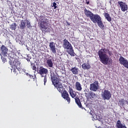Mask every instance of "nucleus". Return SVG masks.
Listing matches in <instances>:
<instances>
[{
  "mask_svg": "<svg viewBox=\"0 0 128 128\" xmlns=\"http://www.w3.org/2000/svg\"><path fill=\"white\" fill-rule=\"evenodd\" d=\"M54 86L57 88L59 92L62 94L64 92V86H62V84L58 83V84H56V85H54Z\"/></svg>",
  "mask_w": 128,
  "mask_h": 128,
  "instance_id": "15",
  "label": "nucleus"
},
{
  "mask_svg": "<svg viewBox=\"0 0 128 128\" xmlns=\"http://www.w3.org/2000/svg\"><path fill=\"white\" fill-rule=\"evenodd\" d=\"M26 26L28 28H32V25H30V22L28 20H26Z\"/></svg>",
  "mask_w": 128,
  "mask_h": 128,
  "instance_id": "35",
  "label": "nucleus"
},
{
  "mask_svg": "<svg viewBox=\"0 0 128 128\" xmlns=\"http://www.w3.org/2000/svg\"><path fill=\"white\" fill-rule=\"evenodd\" d=\"M54 2H58V0H53Z\"/></svg>",
  "mask_w": 128,
  "mask_h": 128,
  "instance_id": "47",
  "label": "nucleus"
},
{
  "mask_svg": "<svg viewBox=\"0 0 128 128\" xmlns=\"http://www.w3.org/2000/svg\"><path fill=\"white\" fill-rule=\"evenodd\" d=\"M44 86H46V82H47L46 75L44 76Z\"/></svg>",
  "mask_w": 128,
  "mask_h": 128,
  "instance_id": "37",
  "label": "nucleus"
},
{
  "mask_svg": "<svg viewBox=\"0 0 128 128\" xmlns=\"http://www.w3.org/2000/svg\"><path fill=\"white\" fill-rule=\"evenodd\" d=\"M106 49H101L98 52V56L100 60L104 64L106 65L108 64H110L112 62V60H110L108 56L106 54Z\"/></svg>",
  "mask_w": 128,
  "mask_h": 128,
  "instance_id": "1",
  "label": "nucleus"
},
{
  "mask_svg": "<svg viewBox=\"0 0 128 128\" xmlns=\"http://www.w3.org/2000/svg\"><path fill=\"white\" fill-rule=\"evenodd\" d=\"M66 52L70 54V56H74V48H66Z\"/></svg>",
  "mask_w": 128,
  "mask_h": 128,
  "instance_id": "23",
  "label": "nucleus"
},
{
  "mask_svg": "<svg viewBox=\"0 0 128 128\" xmlns=\"http://www.w3.org/2000/svg\"><path fill=\"white\" fill-rule=\"evenodd\" d=\"M118 4L120 6L121 10L122 12H126V10L128 8V4H126V2L118 1Z\"/></svg>",
  "mask_w": 128,
  "mask_h": 128,
  "instance_id": "12",
  "label": "nucleus"
},
{
  "mask_svg": "<svg viewBox=\"0 0 128 128\" xmlns=\"http://www.w3.org/2000/svg\"><path fill=\"white\" fill-rule=\"evenodd\" d=\"M9 64L10 66H15L16 68H20V62L18 60V59L16 58L12 61H9Z\"/></svg>",
  "mask_w": 128,
  "mask_h": 128,
  "instance_id": "9",
  "label": "nucleus"
},
{
  "mask_svg": "<svg viewBox=\"0 0 128 128\" xmlns=\"http://www.w3.org/2000/svg\"><path fill=\"white\" fill-rule=\"evenodd\" d=\"M90 90H92L93 92H96V85L92 83L90 84Z\"/></svg>",
  "mask_w": 128,
  "mask_h": 128,
  "instance_id": "26",
  "label": "nucleus"
},
{
  "mask_svg": "<svg viewBox=\"0 0 128 128\" xmlns=\"http://www.w3.org/2000/svg\"><path fill=\"white\" fill-rule=\"evenodd\" d=\"M40 52H44V49H40Z\"/></svg>",
  "mask_w": 128,
  "mask_h": 128,
  "instance_id": "44",
  "label": "nucleus"
},
{
  "mask_svg": "<svg viewBox=\"0 0 128 128\" xmlns=\"http://www.w3.org/2000/svg\"><path fill=\"white\" fill-rule=\"evenodd\" d=\"M96 96L94 92L90 91L88 92V98H90V100H92V98H96Z\"/></svg>",
  "mask_w": 128,
  "mask_h": 128,
  "instance_id": "21",
  "label": "nucleus"
},
{
  "mask_svg": "<svg viewBox=\"0 0 128 128\" xmlns=\"http://www.w3.org/2000/svg\"><path fill=\"white\" fill-rule=\"evenodd\" d=\"M96 24L101 30H104V28H106L104 24L102 22V18L98 14H96Z\"/></svg>",
  "mask_w": 128,
  "mask_h": 128,
  "instance_id": "5",
  "label": "nucleus"
},
{
  "mask_svg": "<svg viewBox=\"0 0 128 128\" xmlns=\"http://www.w3.org/2000/svg\"><path fill=\"white\" fill-rule=\"evenodd\" d=\"M62 96L64 100H66L70 104V96L68 95V93L66 90H64L62 93Z\"/></svg>",
  "mask_w": 128,
  "mask_h": 128,
  "instance_id": "11",
  "label": "nucleus"
},
{
  "mask_svg": "<svg viewBox=\"0 0 128 128\" xmlns=\"http://www.w3.org/2000/svg\"><path fill=\"white\" fill-rule=\"evenodd\" d=\"M28 50H29V52H32V54H38V52H36V48H28Z\"/></svg>",
  "mask_w": 128,
  "mask_h": 128,
  "instance_id": "31",
  "label": "nucleus"
},
{
  "mask_svg": "<svg viewBox=\"0 0 128 128\" xmlns=\"http://www.w3.org/2000/svg\"><path fill=\"white\" fill-rule=\"evenodd\" d=\"M116 128H128L126 124H122V121L118 120L116 123Z\"/></svg>",
  "mask_w": 128,
  "mask_h": 128,
  "instance_id": "16",
  "label": "nucleus"
},
{
  "mask_svg": "<svg viewBox=\"0 0 128 128\" xmlns=\"http://www.w3.org/2000/svg\"><path fill=\"white\" fill-rule=\"evenodd\" d=\"M41 54H43V52H41Z\"/></svg>",
  "mask_w": 128,
  "mask_h": 128,
  "instance_id": "48",
  "label": "nucleus"
},
{
  "mask_svg": "<svg viewBox=\"0 0 128 128\" xmlns=\"http://www.w3.org/2000/svg\"><path fill=\"white\" fill-rule=\"evenodd\" d=\"M22 74H26V76H29L30 78H34L32 75L30 74H28V73L26 72V70H22Z\"/></svg>",
  "mask_w": 128,
  "mask_h": 128,
  "instance_id": "28",
  "label": "nucleus"
},
{
  "mask_svg": "<svg viewBox=\"0 0 128 128\" xmlns=\"http://www.w3.org/2000/svg\"><path fill=\"white\" fill-rule=\"evenodd\" d=\"M2 59L4 62H6V58H4L2 57Z\"/></svg>",
  "mask_w": 128,
  "mask_h": 128,
  "instance_id": "40",
  "label": "nucleus"
},
{
  "mask_svg": "<svg viewBox=\"0 0 128 128\" xmlns=\"http://www.w3.org/2000/svg\"><path fill=\"white\" fill-rule=\"evenodd\" d=\"M119 62L120 64H122L124 66V68H128V61L127 60L124 58L122 56H120V58L119 59Z\"/></svg>",
  "mask_w": 128,
  "mask_h": 128,
  "instance_id": "10",
  "label": "nucleus"
},
{
  "mask_svg": "<svg viewBox=\"0 0 128 128\" xmlns=\"http://www.w3.org/2000/svg\"><path fill=\"white\" fill-rule=\"evenodd\" d=\"M37 72L42 78L44 76V74H48V70L43 66H40L39 69L37 70Z\"/></svg>",
  "mask_w": 128,
  "mask_h": 128,
  "instance_id": "6",
  "label": "nucleus"
},
{
  "mask_svg": "<svg viewBox=\"0 0 128 128\" xmlns=\"http://www.w3.org/2000/svg\"><path fill=\"white\" fill-rule=\"evenodd\" d=\"M63 48H72V44L68 42V40L64 39L63 40Z\"/></svg>",
  "mask_w": 128,
  "mask_h": 128,
  "instance_id": "13",
  "label": "nucleus"
},
{
  "mask_svg": "<svg viewBox=\"0 0 128 128\" xmlns=\"http://www.w3.org/2000/svg\"><path fill=\"white\" fill-rule=\"evenodd\" d=\"M1 48H6V46H4V45H2L1 46Z\"/></svg>",
  "mask_w": 128,
  "mask_h": 128,
  "instance_id": "43",
  "label": "nucleus"
},
{
  "mask_svg": "<svg viewBox=\"0 0 128 128\" xmlns=\"http://www.w3.org/2000/svg\"><path fill=\"white\" fill-rule=\"evenodd\" d=\"M70 70L72 72L73 74H78V68H76V66L72 68Z\"/></svg>",
  "mask_w": 128,
  "mask_h": 128,
  "instance_id": "18",
  "label": "nucleus"
},
{
  "mask_svg": "<svg viewBox=\"0 0 128 128\" xmlns=\"http://www.w3.org/2000/svg\"><path fill=\"white\" fill-rule=\"evenodd\" d=\"M46 64L49 68H52L54 66V62H52V59L50 58H46Z\"/></svg>",
  "mask_w": 128,
  "mask_h": 128,
  "instance_id": "17",
  "label": "nucleus"
},
{
  "mask_svg": "<svg viewBox=\"0 0 128 128\" xmlns=\"http://www.w3.org/2000/svg\"><path fill=\"white\" fill-rule=\"evenodd\" d=\"M84 12L86 16L90 18L92 22H93L94 24L96 22V15L94 14L92 12L88 10L86 8L84 10Z\"/></svg>",
  "mask_w": 128,
  "mask_h": 128,
  "instance_id": "4",
  "label": "nucleus"
},
{
  "mask_svg": "<svg viewBox=\"0 0 128 128\" xmlns=\"http://www.w3.org/2000/svg\"><path fill=\"white\" fill-rule=\"evenodd\" d=\"M50 48H56V44L54 42H50Z\"/></svg>",
  "mask_w": 128,
  "mask_h": 128,
  "instance_id": "30",
  "label": "nucleus"
},
{
  "mask_svg": "<svg viewBox=\"0 0 128 128\" xmlns=\"http://www.w3.org/2000/svg\"><path fill=\"white\" fill-rule=\"evenodd\" d=\"M86 0V4H90V1L88 0Z\"/></svg>",
  "mask_w": 128,
  "mask_h": 128,
  "instance_id": "41",
  "label": "nucleus"
},
{
  "mask_svg": "<svg viewBox=\"0 0 128 128\" xmlns=\"http://www.w3.org/2000/svg\"><path fill=\"white\" fill-rule=\"evenodd\" d=\"M19 26L20 30H24L26 28V22L24 20H22Z\"/></svg>",
  "mask_w": 128,
  "mask_h": 128,
  "instance_id": "25",
  "label": "nucleus"
},
{
  "mask_svg": "<svg viewBox=\"0 0 128 128\" xmlns=\"http://www.w3.org/2000/svg\"><path fill=\"white\" fill-rule=\"evenodd\" d=\"M8 44H9L8 48H14V47L12 46V42H8Z\"/></svg>",
  "mask_w": 128,
  "mask_h": 128,
  "instance_id": "39",
  "label": "nucleus"
},
{
  "mask_svg": "<svg viewBox=\"0 0 128 128\" xmlns=\"http://www.w3.org/2000/svg\"><path fill=\"white\" fill-rule=\"evenodd\" d=\"M12 53H13L14 54H16H16H20V50L19 51H18V50H16V48H14V49H12V50L10 51Z\"/></svg>",
  "mask_w": 128,
  "mask_h": 128,
  "instance_id": "32",
  "label": "nucleus"
},
{
  "mask_svg": "<svg viewBox=\"0 0 128 128\" xmlns=\"http://www.w3.org/2000/svg\"><path fill=\"white\" fill-rule=\"evenodd\" d=\"M8 58L10 60L9 62H12L13 60H16L18 56L16 54L12 53V52L8 51Z\"/></svg>",
  "mask_w": 128,
  "mask_h": 128,
  "instance_id": "14",
  "label": "nucleus"
},
{
  "mask_svg": "<svg viewBox=\"0 0 128 128\" xmlns=\"http://www.w3.org/2000/svg\"><path fill=\"white\" fill-rule=\"evenodd\" d=\"M92 120H96V114H94L92 115Z\"/></svg>",
  "mask_w": 128,
  "mask_h": 128,
  "instance_id": "36",
  "label": "nucleus"
},
{
  "mask_svg": "<svg viewBox=\"0 0 128 128\" xmlns=\"http://www.w3.org/2000/svg\"><path fill=\"white\" fill-rule=\"evenodd\" d=\"M102 96L104 100H110V98H112V94L108 90H104V92H102Z\"/></svg>",
  "mask_w": 128,
  "mask_h": 128,
  "instance_id": "8",
  "label": "nucleus"
},
{
  "mask_svg": "<svg viewBox=\"0 0 128 128\" xmlns=\"http://www.w3.org/2000/svg\"><path fill=\"white\" fill-rule=\"evenodd\" d=\"M82 66L83 70H90V66L89 63H84L82 64Z\"/></svg>",
  "mask_w": 128,
  "mask_h": 128,
  "instance_id": "20",
  "label": "nucleus"
},
{
  "mask_svg": "<svg viewBox=\"0 0 128 128\" xmlns=\"http://www.w3.org/2000/svg\"><path fill=\"white\" fill-rule=\"evenodd\" d=\"M75 88L76 90H79L80 92L82 90V84H80V82H76Z\"/></svg>",
  "mask_w": 128,
  "mask_h": 128,
  "instance_id": "19",
  "label": "nucleus"
},
{
  "mask_svg": "<svg viewBox=\"0 0 128 128\" xmlns=\"http://www.w3.org/2000/svg\"><path fill=\"white\" fill-rule=\"evenodd\" d=\"M56 2H54L51 5L52 8H54V10H56V8H58V6H56Z\"/></svg>",
  "mask_w": 128,
  "mask_h": 128,
  "instance_id": "34",
  "label": "nucleus"
},
{
  "mask_svg": "<svg viewBox=\"0 0 128 128\" xmlns=\"http://www.w3.org/2000/svg\"><path fill=\"white\" fill-rule=\"evenodd\" d=\"M98 82H96V90H98Z\"/></svg>",
  "mask_w": 128,
  "mask_h": 128,
  "instance_id": "42",
  "label": "nucleus"
},
{
  "mask_svg": "<svg viewBox=\"0 0 128 128\" xmlns=\"http://www.w3.org/2000/svg\"><path fill=\"white\" fill-rule=\"evenodd\" d=\"M28 62H30V60H27Z\"/></svg>",
  "mask_w": 128,
  "mask_h": 128,
  "instance_id": "46",
  "label": "nucleus"
},
{
  "mask_svg": "<svg viewBox=\"0 0 128 128\" xmlns=\"http://www.w3.org/2000/svg\"><path fill=\"white\" fill-rule=\"evenodd\" d=\"M16 22L12 23V24L10 25V28L12 30H16Z\"/></svg>",
  "mask_w": 128,
  "mask_h": 128,
  "instance_id": "27",
  "label": "nucleus"
},
{
  "mask_svg": "<svg viewBox=\"0 0 128 128\" xmlns=\"http://www.w3.org/2000/svg\"><path fill=\"white\" fill-rule=\"evenodd\" d=\"M40 20L41 21L40 24V30L42 32H46V30L48 28V19L46 18V16L41 15L40 16Z\"/></svg>",
  "mask_w": 128,
  "mask_h": 128,
  "instance_id": "2",
  "label": "nucleus"
},
{
  "mask_svg": "<svg viewBox=\"0 0 128 128\" xmlns=\"http://www.w3.org/2000/svg\"><path fill=\"white\" fill-rule=\"evenodd\" d=\"M68 92L70 96H72V98H74L76 103L78 106V108H80L82 110H84V108L82 106V102H80V98L76 97V93L74 92V90L70 88Z\"/></svg>",
  "mask_w": 128,
  "mask_h": 128,
  "instance_id": "3",
  "label": "nucleus"
},
{
  "mask_svg": "<svg viewBox=\"0 0 128 128\" xmlns=\"http://www.w3.org/2000/svg\"><path fill=\"white\" fill-rule=\"evenodd\" d=\"M104 18H106V20L108 22H112V17H110V14H108V13L104 12Z\"/></svg>",
  "mask_w": 128,
  "mask_h": 128,
  "instance_id": "22",
  "label": "nucleus"
},
{
  "mask_svg": "<svg viewBox=\"0 0 128 128\" xmlns=\"http://www.w3.org/2000/svg\"><path fill=\"white\" fill-rule=\"evenodd\" d=\"M66 24L68 26H70V24L68 23V22H66Z\"/></svg>",
  "mask_w": 128,
  "mask_h": 128,
  "instance_id": "45",
  "label": "nucleus"
},
{
  "mask_svg": "<svg viewBox=\"0 0 128 128\" xmlns=\"http://www.w3.org/2000/svg\"><path fill=\"white\" fill-rule=\"evenodd\" d=\"M30 64L32 70L36 72V64L30 62Z\"/></svg>",
  "mask_w": 128,
  "mask_h": 128,
  "instance_id": "29",
  "label": "nucleus"
},
{
  "mask_svg": "<svg viewBox=\"0 0 128 128\" xmlns=\"http://www.w3.org/2000/svg\"><path fill=\"white\" fill-rule=\"evenodd\" d=\"M51 50L52 52H54L55 54H56V48H51Z\"/></svg>",
  "mask_w": 128,
  "mask_h": 128,
  "instance_id": "38",
  "label": "nucleus"
},
{
  "mask_svg": "<svg viewBox=\"0 0 128 128\" xmlns=\"http://www.w3.org/2000/svg\"><path fill=\"white\" fill-rule=\"evenodd\" d=\"M51 80L54 86H56L58 84L60 83V81L58 80V78L57 76L54 74V73H51L50 74Z\"/></svg>",
  "mask_w": 128,
  "mask_h": 128,
  "instance_id": "7",
  "label": "nucleus"
},
{
  "mask_svg": "<svg viewBox=\"0 0 128 128\" xmlns=\"http://www.w3.org/2000/svg\"><path fill=\"white\" fill-rule=\"evenodd\" d=\"M1 50V54L3 55V56H6V54H8V48H0V50Z\"/></svg>",
  "mask_w": 128,
  "mask_h": 128,
  "instance_id": "24",
  "label": "nucleus"
},
{
  "mask_svg": "<svg viewBox=\"0 0 128 128\" xmlns=\"http://www.w3.org/2000/svg\"><path fill=\"white\" fill-rule=\"evenodd\" d=\"M119 102H120V104H122V106H124V102H126V104H128V101L127 100H124V98H122L119 101Z\"/></svg>",
  "mask_w": 128,
  "mask_h": 128,
  "instance_id": "33",
  "label": "nucleus"
}]
</instances>
